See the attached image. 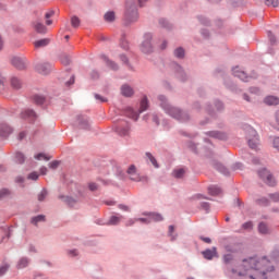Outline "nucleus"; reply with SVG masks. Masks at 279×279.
Here are the masks:
<instances>
[{"label": "nucleus", "mask_w": 279, "mask_h": 279, "mask_svg": "<svg viewBox=\"0 0 279 279\" xmlns=\"http://www.w3.org/2000/svg\"><path fill=\"white\" fill-rule=\"evenodd\" d=\"M245 267L247 269H255V271H259L263 279H272L274 271H276V267L271 265V262L267 256H263L258 258V256H252L245 259Z\"/></svg>", "instance_id": "f257e3e1"}, {"label": "nucleus", "mask_w": 279, "mask_h": 279, "mask_svg": "<svg viewBox=\"0 0 279 279\" xmlns=\"http://www.w3.org/2000/svg\"><path fill=\"white\" fill-rule=\"evenodd\" d=\"M245 140L248 145V149L255 153L260 151V135H258L256 129L250 124H245Z\"/></svg>", "instance_id": "f03ea898"}, {"label": "nucleus", "mask_w": 279, "mask_h": 279, "mask_svg": "<svg viewBox=\"0 0 279 279\" xmlns=\"http://www.w3.org/2000/svg\"><path fill=\"white\" fill-rule=\"evenodd\" d=\"M160 106L170 117H173V119H178V121H189V114L182 113L180 109L175 107H171L169 102L167 101V97L159 96Z\"/></svg>", "instance_id": "7ed1b4c3"}, {"label": "nucleus", "mask_w": 279, "mask_h": 279, "mask_svg": "<svg viewBox=\"0 0 279 279\" xmlns=\"http://www.w3.org/2000/svg\"><path fill=\"white\" fill-rule=\"evenodd\" d=\"M138 21V10L134 0H126V7L124 12V25H132Z\"/></svg>", "instance_id": "20e7f679"}, {"label": "nucleus", "mask_w": 279, "mask_h": 279, "mask_svg": "<svg viewBox=\"0 0 279 279\" xmlns=\"http://www.w3.org/2000/svg\"><path fill=\"white\" fill-rule=\"evenodd\" d=\"M257 173L260 180H263L267 186H276V179L267 168L259 169Z\"/></svg>", "instance_id": "39448f33"}, {"label": "nucleus", "mask_w": 279, "mask_h": 279, "mask_svg": "<svg viewBox=\"0 0 279 279\" xmlns=\"http://www.w3.org/2000/svg\"><path fill=\"white\" fill-rule=\"evenodd\" d=\"M141 50L143 51V53H151V51H154V47L151 46L150 33L144 35V40L142 43Z\"/></svg>", "instance_id": "423d86ee"}, {"label": "nucleus", "mask_w": 279, "mask_h": 279, "mask_svg": "<svg viewBox=\"0 0 279 279\" xmlns=\"http://www.w3.org/2000/svg\"><path fill=\"white\" fill-rule=\"evenodd\" d=\"M130 180H132L133 182H143L145 180H147V178L145 177H141V174L136 173V167L135 166H131L128 171H126Z\"/></svg>", "instance_id": "0eeeda50"}, {"label": "nucleus", "mask_w": 279, "mask_h": 279, "mask_svg": "<svg viewBox=\"0 0 279 279\" xmlns=\"http://www.w3.org/2000/svg\"><path fill=\"white\" fill-rule=\"evenodd\" d=\"M136 221L142 223H151V221H162V216L160 214H149L148 218H138Z\"/></svg>", "instance_id": "6e6552de"}, {"label": "nucleus", "mask_w": 279, "mask_h": 279, "mask_svg": "<svg viewBox=\"0 0 279 279\" xmlns=\"http://www.w3.org/2000/svg\"><path fill=\"white\" fill-rule=\"evenodd\" d=\"M257 232H259L264 236H267V234H271V230L269 229V226H267L265 221H260L258 223Z\"/></svg>", "instance_id": "1a4fd4ad"}, {"label": "nucleus", "mask_w": 279, "mask_h": 279, "mask_svg": "<svg viewBox=\"0 0 279 279\" xmlns=\"http://www.w3.org/2000/svg\"><path fill=\"white\" fill-rule=\"evenodd\" d=\"M36 71H38V73H41V75H47V73H49V71H51V64L38 63L36 65Z\"/></svg>", "instance_id": "9d476101"}, {"label": "nucleus", "mask_w": 279, "mask_h": 279, "mask_svg": "<svg viewBox=\"0 0 279 279\" xmlns=\"http://www.w3.org/2000/svg\"><path fill=\"white\" fill-rule=\"evenodd\" d=\"M204 258L206 260H213L215 257H217V247H213V250H206L202 252Z\"/></svg>", "instance_id": "9b49d317"}, {"label": "nucleus", "mask_w": 279, "mask_h": 279, "mask_svg": "<svg viewBox=\"0 0 279 279\" xmlns=\"http://www.w3.org/2000/svg\"><path fill=\"white\" fill-rule=\"evenodd\" d=\"M12 64L15 66V69H19L20 71H23L25 69V61L23 59L15 57L12 59Z\"/></svg>", "instance_id": "f8f14e48"}, {"label": "nucleus", "mask_w": 279, "mask_h": 279, "mask_svg": "<svg viewBox=\"0 0 279 279\" xmlns=\"http://www.w3.org/2000/svg\"><path fill=\"white\" fill-rule=\"evenodd\" d=\"M264 104H266V106H278L279 105V98L276 96H267L264 99Z\"/></svg>", "instance_id": "ddd939ff"}, {"label": "nucleus", "mask_w": 279, "mask_h": 279, "mask_svg": "<svg viewBox=\"0 0 279 279\" xmlns=\"http://www.w3.org/2000/svg\"><path fill=\"white\" fill-rule=\"evenodd\" d=\"M255 204L257 206L267 207V206H271V201H269V198L263 196V197L255 199Z\"/></svg>", "instance_id": "4468645a"}, {"label": "nucleus", "mask_w": 279, "mask_h": 279, "mask_svg": "<svg viewBox=\"0 0 279 279\" xmlns=\"http://www.w3.org/2000/svg\"><path fill=\"white\" fill-rule=\"evenodd\" d=\"M121 94L124 97H132V95H134V89H132V87H130V85H123L121 87Z\"/></svg>", "instance_id": "2eb2a0df"}, {"label": "nucleus", "mask_w": 279, "mask_h": 279, "mask_svg": "<svg viewBox=\"0 0 279 279\" xmlns=\"http://www.w3.org/2000/svg\"><path fill=\"white\" fill-rule=\"evenodd\" d=\"M34 29L38 34H47V27L43 23H40V22H35L34 23Z\"/></svg>", "instance_id": "dca6fc26"}, {"label": "nucleus", "mask_w": 279, "mask_h": 279, "mask_svg": "<svg viewBox=\"0 0 279 279\" xmlns=\"http://www.w3.org/2000/svg\"><path fill=\"white\" fill-rule=\"evenodd\" d=\"M12 133V128L8 124H0V136H8Z\"/></svg>", "instance_id": "f3484780"}, {"label": "nucleus", "mask_w": 279, "mask_h": 279, "mask_svg": "<svg viewBox=\"0 0 279 279\" xmlns=\"http://www.w3.org/2000/svg\"><path fill=\"white\" fill-rule=\"evenodd\" d=\"M22 119H31V121H34V119H36V112L29 109L25 110L22 112Z\"/></svg>", "instance_id": "a211bd4d"}, {"label": "nucleus", "mask_w": 279, "mask_h": 279, "mask_svg": "<svg viewBox=\"0 0 279 279\" xmlns=\"http://www.w3.org/2000/svg\"><path fill=\"white\" fill-rule=\"evenodd\" d=\"M208 193L209 195H213L214 197H216L217 195H221V190L217 185H211L208 187Z\"/></svg>", "instance_id": "6ab92c4d"}, {"label": "nucleus", "mask_w": 279, "mask_h": 279, "mask_svg": "<svg viewBox=\"0 0 279 279\" xmlns=\"http://www.w3.org/2000/svg\"><path fill=\"white\" fill-rule=\"evenodd\" d=\"M27 265H29V259H27L26 257H22L17 262V269H25V267H27Z\"/></svg>", "instance_id": "aec40b11"}, {"label": "nucleus", "mask_w": 279, "mask_h": 279, "mask_svg": "<svg viewBox=\"0 0 279 279\" xmlns=\"http://www.w3.org/2000/svg\"><path fill=\"white\" fill-rule=\"evenodd\" d=\"M215 169H217V171H220V173H223V175H228V168H225L223 165H221L220 162H216L214 163Z\"/></svg>", "instance_id": "412c9836"}, {"label": "nucleus", "mask_w": 279, "mask_h": 279, "mask_svg": "<svg viewBox=\"0 0 279 279\" xmlns=\"http://www.w3.org/2000/svg\"><path fill=\"white\" fill-rule=\"evenodd\" d=\"M126 114L130 119H133L134 121H138V113L135 112L133 108H129L126 111Z\"/></svg>", "instance_id": "4be33fe9"}, {"label": "nucleus", "mask_w": 279, "mask_h": 279, "mask_svg": "<svg viewBox=\"0 0 279 279\" xmlns=\"http://www.w3.org/2000/svg\"><path fill=\"white\" fill-rule=\"evenodd\" d=\"M147 108H149V102L147 101V97H144L141 101L140 113L145 112Z\"/></svg>", "instance_id": "5701e85b"}, {"label": "nucleus", "mask_w": 279, "mask_h": 279, "mask_svg": "<svg viewBox=\"0 0 279 279\" xmlns=\"http://www.w3.org/2000/svg\"><path fill=\"white\" fill-rule=\"evenodd\" d=\"M233 75H235V77H240V80H243L245 77V72L241 71V68L235 66L233 69Z\"/></svg>", "instance_id": "b1692460"}, {"label": "nucleus", "mask_w": 279, "mask_h": 279, "mask_svg": "<svg viewBox=\"0 0 279 279\" xmlns=\"http://www.w3.org/2000/svg\"><path fill=\"white\" fill-rule=\"evenodd\" d=\"M47 45H49V39H40L35 41V47L38 49L40 47H47Z\"/></svg>", "instance_id": "393cba45"}, {"label": "nucleus", "mask_w": 279, "mask_h": 279, "mask_svg": "<svg viewBox=\"0 0 279 279\" xmlns=\"http://www.w3.org/2000/svg\"><path fill=\"white\" fill-rule=\"evenodd\" d=\"M15 162L23 165L25 162V155L23 153H15Z\"/></svg>", "instance_id": "a878e982"}, {"label": "nucleus", "mask_w": 279, "mask_h": 279, "mask_svg": "<svg viewBox=\"0 0 279 279\" xmlns=\"http://www.w3.org/2000/svg\"><path fill=\"white\" fill-rule=\"evenodd\" d=\"M121 219H123V216H112L110 219H109V226H117V223H119L121 221Z\"/></svg>", "instance_id": "bb28decb"}, {"label": "nucleus", "mask_w": 279, "mask_h": 279, "mask_svg": "<svg viewBox=\"0 0 279 279\" xmlns=\"http://www.w3.org/2000/svg\"><path fill=\"white\" fill-rule=\"evenodd\" d=\"M146 157L151 162L153 167L158 169V161H156V158L154 157V155H151V153H146Z\"/></svg>", "instance_id": "cd10ccee"}, {"label": "nucleus", "mask_w": 279, "mask_h": 279, "mask_svg": "<svg viewBox=\"0 0 279 279\" xmlns=\"http://www.w3.org/2000/svg\"><path fill=\"white\" fill-rule=\"evenodd\" d=\"M185 173H186V170H184V168H180L173 171V175L175 178H184Z\"/></svg>", "instance_id": "c85d7f7f"}, {"label": "nucleus", "mask_w": 279, "mask_h": 279, "mask_svg": "<svg viewBox=\"0 0 279 279\" xmlns=\"http://www.w3.org/2000/svg\"><path fill=\"white\" fill-rule=\"evenodd\" d=\"M105 62L107 64V66H110L112 71H117V69H119V65H117V63L108 60V58L105 57Z\"/></svg>", "instance_id": "c756f323"}, {"label": "nucleus", "mask_w": 279, "mask_h": 279, "mask_svg": "<svg viewBox=\"0 0 279 279\" xmlns=\"http://www.w3.org/2000/svg\"><path fill=\"white\" fill-rule=\"evenodd\" d=\"M105 21L112 23L114 21V12L110 11L105 14Z\"/></svg>", "instance_id": "7c9ffc66"}, {"label": "nucleus", "mask_w": 279, "mask_h": 279, "mask_svg": "<svg viewBox=\"0 0 279 279\" xmlns=\"http://www.w3.org/2000/svg\"><path fill=\"white\" fill-rule=\"evenodd\" d=\"M267 36H268L271 47H274V45H276V35H274V33H271V31H268Z\"/></svg>", "instance_id": "2f4dec72"}, {"label": "nucleus", "mask_w": 279, "mask_h": 279, "mask_svg": "<svg viewBox=\"0 0 279 279\" xmlns=\"http://www.w3.org/2000/svg\"><path fill=\"white\" fill-rule=\"evenodd\" d=\"M265 4L271 8H278L279 1L278 0H265Z\"/></svg>", "instance_id": "473e14b6"}, {"label": "nucleus", "mask_w": 279, "mask_h": 279, "mask_svg": "<svg viewBox=\"0 0 279 279\" xmlns=\"http://www.w3.org/2000/svg\"><path fill=\"white\" fill-rule=\"evenodd\" d=\"M270 258H271L275 263H279V250L272 251L271 254H270Z\"/></svg>", "instance_id": "72a5a7b5"}, {"label": "nucleus", "mask_w": 279, "mask_h": 279, "mask_svg": "<svg viewBox=\"0 0 279 279\" xmlns=\"http://www.w3.org/2000/svg\"><path fill=\"white\" fill-rule=\"evenodd\" d=\"M11 86H13V88H16V89L21 88V81L16 77H13L11 80Z\"/></svg>", "instance_id": "f704fd0d"}, {"label": "nucleus", "mask_w": 279, "mask_h": 279, "mask_svg": "<svg viewBox=\"0 0 279 279\" xmlns=\"http://www.w3.org/2000/svg\"><path fill=\"white\" fill-rule=\"evenodd\" d=\"M268 197H270L271 202H275V204H278V202H279V193L278 192L268 194Z\"/></svg>", "instance_id": "c9c22d12"}, {"label": "nucleus", "mask_w": 279, "mask_h": 279, "mask_svg": "<svg viewBox=\"0 0 279 279\" xmlns=\"http://www.w3.org/2000/svg\"><path fill=\"white\" fill-rule=\"evenodd\" d=\"M175 58H184V48H177L174 50Z\"/></svg>", "instance_id": "e433bc0d"}, {"label": "nucleus", "mask_w": 279, "mask_h": 279, "mask_svg": "<svg viewBox=\"0 0 279 279\" xmlns=\"http://www.w3.org/2000/svg\"><path fill=\"white\" fill-rule=\"evenodd\" d=\"M40 221H45V216H44V215H39V216L34 217V218L32 219V223H34L35 226H36L37 223H40Z\"/></svg>", "instance_id": "4c0bfd02"}, {"label": "nucleus", "mask_w": 279, "mask_h": 279, "mask_svg": "<svg viewBox=\"0 0 279 279\" xmlns=\"http://www.w3.org/2000/svg\"><path fill=\"white\" fill-rule=\"evenodd\" d=\"M270 138L272 140L274 148L279 151V137L278 136H270Z\"/></svg>", "instance_id": "58836bf2"}, {"label": "nucleus", "mask_w": 279, "mask_h": 279, "mask_svg": "<svg viewBox=\"0 0 279 279\" xmlns=\"http://www.w3.org/2000/svg\"><path fill=\"white\" fill-rule=\"evenodd\" d=\"M71 25H72V27H80V17L73 16L71 19Z\"/></svg>", "instance_id": "ea45409f"}, {"label": "nucleus", "mask_w": 279, "mask_h": 279, "mask_svg": "<svg viewBox=\"0 0 279 279\" xmlns=\"http://www.w3.org/2000/svg\"><path fill=\"white\" fill-rule=\"evenodd\" d=\"M47 197V190H43L39 194H38V202H45V198Z\"/></svg>", "instance_id": "a19ab883"}, {"label": "nucleus", "mask_w": 279, "mask_h": 279, "mask_svg": "<svg viewBox=\"0 0 279 279\" xmlns=\"http://www.w3.org/2000/svg\"><path fill=\"white\" fill-rule=\"evenodd\" d=\"M35 160H49V157H47V155L39 153L37 155H35Z\"/></svg>", "instance_id": "79ce46f5"}, {"label": "nucleus", "mask_w": 279, "mask_h": 279, "mask_svg": "<svg viewBox=\"0 0 279 279\" xmlns=\"http://www.w3.org/2000/svg\"><path fill=\"white\" fill-rule=\"evenodd\" d=\"M35 104H37L38 106H43V104H45V97L35 96Z\"/></svg>", "instance_id": "37998d69"}, {"label": "nucleus", "mask_w": 279, "mask_h": 279, "mask_svg": "<svg viewBox=\"0 0 279 279\" xmlns=\"http://www.w3.org/2000/svg\"><path fill=\"white\" fill-rule=\"evenodd\" d=\"M8 196H10L9 190L3 189V190L0 191V199H3Z\"/></svg>", "instance_id": "c03bdc74"}, {"label": "nucleus", "mask_w": 279, "mask_h": 279, "mask_svg": "<svg viewBox=\"0 0 279 279\" xmlns=\"http://www.w3.org/2000/svg\"><path fill=\"white\" fill-rule=\"evenodd\" d=\"M10 269V265L5 264L0 267V276H4V274Z\"/></svg>", "instance_id": "a18cd8bd"}, {"label": "nucleus", "mask_w": 279, "mask_h": 279, "mask_svg": "<svg viewBox=\"0 0 279 279\" xmlns=\"http://www.w3.org/2000/svg\"><path fill=\"white\" fill-rule=\"evenodd\" d=\"M59 166H60V161H58V160L51 161L49 163L50 169H58Z\"/></svg>", "instance_id": "49530a36"}, {"label": "nucleus", "mask_w": 279, "mask_h": 279, "mask_svg": "<svg viewBox=\"0 0 279 279\" xmlns=\"http://www.w3.org/2000/svg\"><path fill=\"white\" fill-rule=\"evenodd\" d=\"M174 230H175V227L173 226L169 227V235L172 236L171 241H175V235H173Z\"/></svg>", "instance_id": "de8ad7c7"}, {"label": "nucleus", "mask_w": 279, "mask_h": 279, "mask_svg": "<svg viewBox=\"0 0 279 279\" xmlns=\"http://www.w3.org/2000/svg\"><path fill=\"white\" fill-rule=\"evenodd\" d=\"M28 180H38V172H32L28 174Z\"/></svg>", "instance_id": "09e8293b"}, {"label": "nucleus", "mask_w": 279, "mask_h": 279, "mask_svg": "<svg viewBox=\"0 0 279 279\" xmlns=\"http://www.w3.org/2000/svg\"><path fill=\"white\" fill-rule=\"evenodd\" d=\"M250 93H252L253 95H258V93H260V88H258V87H251L250 88Z\"/></svg>", "instance_id": "8fccbe9b"}, {"label": "nucleus", "mask_w": 279, "mask_h": 279, "mask_svg": "<svg viewBox=\"0 0 279 279\" xmlns=\"http://www.w3.org/2000/svg\"><path fill=\"white\" fill-rule=\"evenodd\" d=\"M95 99H97L98 101H100L101 104H105V101H108V99L101 97L99 94L95 95Z\"/></svg>", "instance_id": "3c124183"}, {"label": "nucleus", "mask_w": 279, "mask_h": 279, "mask_svg": "<svg viewBox=\"0 0 279 279\" xmlns=\"http://www.w3.org/2000/svg\"><path fill=\"white\" fill-rule=\"evenodd\" d=\"M232 260V254H227L223 256V262L225 263H231Z\"/></svg>", "instance_id": "603ef678"}, {"label": "nucleus", "mask_w": 279, "mask_h": 279, "mask_svg": "<svg viewBox=\"0 0 279 279\" xmlns=\"http://www.w3.org/2000/svg\"><path fill=\"white\" fill-rule=\"evenodd\" d=\"M252 228H254V222L252 221L245 222V230H252Z\"/></svg>", "instance_id": "864d4df0"}, {"label": "nucleus", "mask_w": 279, "mask_h": 279, "mask_svg": "<svg viewBox=\"0 0 279 279\" xmlns=\"http://www.w3.org/2000/svg\"><path fill=\"white\" fill-rule=\"evenodd\" d=\"M53 14H56V12L53 10L48 11L45 15L46 19H51V16H53Z\"/></svg>", "instance_id": "5fc2aeb1"}, {"label": "nucleus", "mask_w": 279, "mask_h": 279, "mask_svg": "<svg viewBox=\"0 0 279 279\" xmlns=\"http://www.w3.org/2000/svg\"><path fill=\"white\" fill-rule=\"evenodd\" d=\"M66 86H71L73 84H75V76H71L70 81L65 83Z\"/></svg>", "instance_id": "6e6d98bb"}, {"label": "nucleus", "mask_w": 279, "mask_h": 279, "mask_svg": "<svg viewBox=\"0 0 279 279\" xmlns=\"http://www.w3.org/2000/svg\"><path fill=\"white\" fill-rule=\"evenodd\" d=\"M201 240L204 241V243H213V240H210V238L201 236Z\"/></svg>", "instance_id": "4d7b16f0"}, {"label": "nucleus", "mask_w": 279, "mask_h": 279, "mask_svg": "<svg viewBox=\"0 0 279 279\" xmlns=\"http://www.w3.org/2000/svg\"><path fill=\"white\" fill-rule=\"evenodd\" d=\"M89 191H97V185L95 183H89Z\"/></svg>", "instance_id": "13d9d810"}, {"label": "nucleus", "mask_w": 279, "mask_h": 279, "mask_svg": "<svg viewBox=\"0 0 279 279\" xmlns=\"http://www.w3.org/2000/svg\"><path fill=\"white\" fill-rule=\"evenodd\" d=\"M40 174L41 175H47V167H41L40 168Z\"/></svg>", "instance_id": "bf43d9fd"}, {"label": "nucleus", "mask_w": 279, "mask_h": 279, "mask_svg": "<svg viewBox=\"0 0 279 279\" xmlns=\"http://www.w3.org/2000/svg\"><path fill=\"white\" fill-rule=\"evenodd\" d=\"M26 136L25 132H21L19 135H17V138L19 141H23V138Z\"/></svg>", "instance_id": "052dcab7"}, {"label": "nucleus", "mask_w": 279, "mask_h": 279, "mask_svg": "<svg viewBox=\"0 0 279 279\" xmlns=\"http://www.w3.org/2000/svg\"><path fill=\"white\" fill-rule=\"evenodd\" d=\"M138 1V4H140V8H143L148 0H137Z\"/></svg>", "instance_id": "680f3d73"}, {"label": "nucleus", "mask_w": 279, "mask_h": 279, "mask_svg": "<svg viewBox=\"0 0 279 279\" xmlns=\"http://www.w3.org/2000/svg\"><path fill=\"white\" fill-rule=\"evenodd\" d=\"M119 208H120V210H124V211L130 210V208L125 205H119Z\"/></svg>", "instance_id": "e2e57ef3"}, {"label": "nucleus", "mask_w": 279, "mask_h": 279, "mask_svg": "<svg viewBox=\"0 0 279 279\" xmlns=\"http://www.w3.org/2000/svg\"><path fill=\"white\" fill-rule=\"evenodd\" d=\"M66 202L69 206H73L75 204V201L73 198H68Z\"/></svg>", "instance_id": "0e129e2a"}, {"label": "nucleus", "mask_w": 279, "mask_h": 279, "mask_svg": "<svg viewBox=\"0 0 279 279\" xmlns=\"http://www.w3.org/2000/svg\"><path fill=\"white\" fill-rule=\"evenodd\" d=\"M252 162H253V165H258L260 162V160L258 158L254 157L252 159Z\"/></svg>", "instance_id": "69168bd1"}, {"label": "nucleus", "mask_w": 279, "mask_h": 279, "mask_svg": "<svg viewBox=\"0 0 279 279\" xmlns=\"http://www.w3.org/2000/svg\"><path fill=\"white\" fill-rule=\"evenodd\" d=\"M120 59L122 62L128 63V57H125V54L120 56Z\"/></svg>", "instance_id": "338daca9"}, {"label": "nucleus", "mask_w": 279, "mask_h": 279, "mask_svg": "<svg viewBox=\"0 0 279 279\" xmlns=\"http://www.w3.org/2000/svg\"><path fill=\"white\" fill-rule=\"evenodd\" d=\"M267 53H270V56H274V48L269 47L267 50Z\"/></svg>", "instance_id": "774afa93"}]
</instances>
